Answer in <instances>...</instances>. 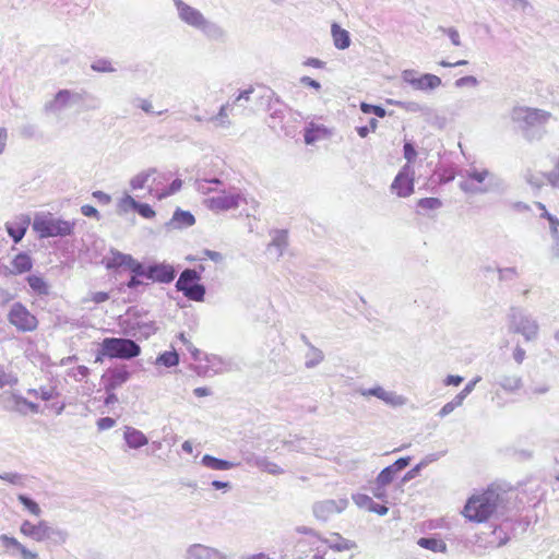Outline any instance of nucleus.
Listing matches in <instances>:
<instances>
[{
	"instance_id": "nucleus-45",
	"label": "nucleus",
	"mask_w": 559,
	"mask_h": 559,
	"mask_svg": "<svg viewBox=\"0 0 559 559\" xmlns=\"http://www.w3.org/2000/svg\"><path fill=\"white\" fill-rule=\"evenodd\" d=\"M212 185L221 186L223 182L218 178H212V179H198L195 181V188L199 192L203 194H207L212 191H216L217 188L212 187Z\"/></svg>"
},
{
	"instance_id": "nucleus-50",
	"label": "nucleus",
	"mask_w": 559,
	"mask_h": 559,
	"mask_svg": "<svg viewBox=\"0 0 559 559\" xmlns=\"http://www.w3.org/2000/svg\"><path fill=\"white\" fill-rule=\"evenodd\" d=\"M91 69L95 72L110 73L116 69L112 67L111 61L106 58H100L92 62Z\"/></svg>"
},
{
	"instance_id": "nucleus-47",
	"label": "nucleus",
	"mask_w": 559,
	"mask_h": 559,
	"mask_svg": "<svg viewBox=\"0 0 559 559\" xmlns=\"http://www.w3.org/2000/svg\"><path fill=\"white\" fill-rule=\"evenodd\" d=\"M100 105H102V102L97 96L85 91L84 97L82 100V105H81L82 110H96V109L100 108Z\"/></svg>"
},
{
	"instance_id": "nucleus-51",
	"label": "nucleus",
	"mask_w": 559,
	"mask_h": 559,
	"mask_svg": "<svg viewBox=\"0 0 559 559\" xmlns=\"http://www.w3.org/2000/svg\"><path fill=\"white\" fill-rule=\"evenodd\" d=\"M130 272L132 273V275H136V276H142V277H146V267H147V264H144L142 262H139L138 260H135L132 255L131 258L129 259L128 261V264L127 266Z\"/></svg>"
},
{
	"instance_id": "nucleus-14",
	"label": "nucleus",
	"mask_w": 559,
	"mask_h": 559,
	"mask_svg": "<svg viewBox=\"0 0 559 559\" xmlns=\"http://www.w3.org/2000/svg\"><path fill=\"white\" fill-rule=\"evenodd\" d=\"M204 360L205 366L194 367V371L198 376H207L211 371L213 374L224 373L231 370L233 362L229 359H225L215 354H205Z\"/></svg>"
},
{
	"instance_id": "nucleus-12",
	"label": "nucleus",
	"mask_w": 559,
	"mask_h": 559,
	"mask_svg": "<svg viewBox=\"0 0 559 559\" xmlns=\"http://www.w3.org/2000/svg\"><path fill=\"white\" fill-rule=\"evenodd\" d=\"M131 378V372L127 366L120 365L108 368L100 378V383L105 391L117 390L121 388Z\"/></svg>"
},
{
	"instance_id": "nucleus-42",
	"label": "nucleus",
	"mask_w": 559,
	"mask_h": 559,
	"mask_svg": "<svg viewBox=\"0 0 559 559\" xmlns=\"http://www.w3.org/2000/svg\"><path fill=\"white\" fill-rule=\"evenodd\" d=\"M309 350L306 354L305 366L308 369L317 367L320 362L323 361L324 355L321 349L317 348L312 344H309Z\"/></svg>"
},
{
	"instance_id": "nucleus-20",
	"label": "nucleus",
	"mask_w": 559,
	"mask_h": 559,
	"mask_svg": "<svg viewBox=\"0 0 559 559\" xmlns=\"http://www.w3.org/2000/svg\"><path fill=\"white\" fill-rule=\"evenodd\" d=\"M29 225L31 216L27 214H20L12 221L5 223V229L13 242L19 243L25 236Z\"/></svg>"
},
{
	"instance_id": "nucleus-54",
	"label": "nucleus",
	"mask_w": 559,
	"mask_h": 559,
	"mask_svg": "<svg viewBox=\"0 0 559 559\" xmlns=\"http://www.w3.org/2000/svg\"><path fill=\"white\" fill-rule=\"evenodd\" d=\"M139 201H136L134 198H132L130 194L126 193L118 202V209L120 212H128L130 209L134 211L136 204Z\"/></svg>"
},
{
	"instance_id": "nucleus-53",
	"label": "nucleus",
	"mask_w": 559,
	"mask_h": 559,
	"mask_svg": "<svg viewBox=\"0 0 559 559\" xmlns=\"http://www.w3.org/2000/svg\"><path fill=\"white\" fill-rule=\"evenodd\" d=\"M360 110L364 112V114H373L374 116L379 117V118H383L386 116V110L380 106V105H372V104H368V103H361L360 104Z\"/></svg>"
},
{
	"instance_id": "nucleus-46",
	"label": "nucleus",
	"mask_w": 559,
	"mask_h": 559,
	"mask_svg": "<svg viewBox=\"0 0 559 559\" xmlns=\"http://www.w3.org/2000/svg\"><path fill=\"white\" fill-rule=\"evenodd\" d=\"M390 104H393L408 112H424L427 108L426 106L417 103V102H401V100H389Z\"/></svg>"
},
{
	"instance_id": "nucleus-33",
	"label": "nucleus",
	"mask_w": 559,
	"mask_h": 559,
	"mask_svg": "<svg viewBox=\"0 0 559 559\" xmlns=\"http://www.w3.org/2000/svg\"><path fill=\"white\" fill-rule=\"evenodd\" d=\"M331 33L333 37L334 46L340 50H345L350 46L349 33L342 28L337 23H333L331 26Z\"/></svg>"
},
{
	"instance_id": "nucleus-16",
	"label": "nucleus",
	"mask_w": 559,
	"mask_h": 559,
	"mask_svg": "<svg viewBox=\"0 0 559 559\" xmlns=\"http://www.w3.org/2000/svg\"><path fill=\"white\" fill-rule=\"evenodd\" d=\"M348 504L347 499H328L314 503L313 514L318 520L326 521L333 514L341 513L346 509Z\"/></svg>"
},
{
	"instance_id": "nucleus-38",
	"label": "nucleus",
	"mask_w": 559,
	"mask_h": 559,
	"mask_svg": "<svg viewBox=\"0 0 559 559\" xmlns=\"http://www.w3.org/2000/svg\"><path fill=\"white\" fill-rule=\"evenodd\" d=\"M13 272L22 274L28 272L33 267V261L26 252H20L12 260Z\"/></svg>"
},
{
	"instance_id": "nucleus-23",
	"label": "nucleus",
	"mask_w": 559,
	"mask_h": 559,
	"mask_svg": "<svg viewBox=\"0 0 559 559\" xmlns=\"http://www.w3.org/2000/svg\"><path fill=\"white\" fill-rule=\"evenodd\" d=\"M272 240L267 245V251L278 260L288 247V231L285 229H275L271 233Z\"/></svg>"
},
{
	"instance_id": "nucleus-32",
	"label": "nucleus",
	"mask_w": 559,
	"mask_h": 559,
	"mask_svg": "<svg viewBox=\"0 0 559 559\" xmlns=\"http://www.w3.org/2000/svg\"><path fill=\"white\" fill-rule=\"evenodd\" d=\"M201 464L213 471H228L238 466V463L218 459L210 454H205L202 456Z\"/></svg>"
},
{
	"instance_id": "nucleus-57",
	"label": "nucleus",
	"mask_w": 559,
	"mask_h": 559,
	"mask_svg": "<svg viewBox=\"0 0 559 559\" xmlns=\"http://www.w3.org/2000/svg\"><path fill=\"white\" fill-rule=\"evenodd\" d=\"M227 107L228 105H222L217 115L211 117L210 121L218 122L223 127L229 126L230 122L228 120Z\"/></svg>"
},
{
	"instance_id": "nucleus-61",
	"label": "nucleus",
	"mask_w": 559,
	"mask_h": 559,
	"mask_svg": "<svg viewBox=\"0 0 559 559\" xmlns=\"http://www.w3.org/2000/svg\"><path fill=\"white\" fill-rule=\"evenodd\" d=\"M426 467V462H419L413 468H411L402 478V483L405 484L419 475L423 468Z\"/></svg>"
},
{
	"instance_id": "nucleus-60",
	"label": "nucleus",
	"mask_w": 559,
	"mask_h": 559,
	"mask_svg": "<svg viewBox=\"0 0 559 559\" xmlns=\"http://www.w3.org/2000/svg\"><path fill=\"white\" fill-rule=\"evenodd\" d=\"M84 93H85V90H79V91L68 90V97H69V102H70L71 107L72 106H80L81 107L82 100H83V97H84Z\"/></svg>"
},
{
	"instance_id": "nucleus-10",
	"label": "nucleus",
	"mask_w": 559,
	"mask_h": 559,
	"mask_svg": "<svg viewBox=\"0 0 559 559\" xmlns=\"http://www.w3.org/2000/svg\"><path fill=\"white\" fill-rule=\"evenodd\" d=\"M401 80L403 83L409 85L414 91L425 93L431 92L442 84V81L438 75L431 73L420 74L414 69L403 70L401 73Z\"/></svg>"
},
{
	"instance_id": "nucleus-39",
	"label": "nucleus",
	"mask_w": 559,
	"mask_h": 559,
	"mask_svg": "<svg viewBox=\"0 0 559 559\" xmlns=\"http://www.w3.org/2000/svg\"><path fill=\"white\" fill-rule=\"evenodd\" d=\"M179 361V354L175 349H173L159 354L156 358L155 364L158 366H164L166 368H171L178 366Z\"/></svg>"
},
{
	"instance_id": "nucleus-4",
	"label": "nucleus",
	"mask_w": 559,
	"mask_h": 559,
	"mask_svg": "<svg viewBox=\"0 0 559 559\" xmlns=\"http://www.w3.org/2000/svg\"><path fill=\"white\" fill-rule=\"evenodd\" d=\"M460 189L468 194H485L502 187V180L487 168L469 167L465 170Z\"/></svg>"
},
{
	"instance_id": "nucleus-6",
	"label": "nucleus",
	"mask_w": 559,
	"mask_h": 559,
	"mask_svg": "<svg viewBox=\"0 0 559 559\" xmlns=\"http://www.w3.org/2000/svg\"><path fill=\"white\" fill-rule=\"evenodd\" d=\"M32 226L41 239L70 236L74 230V222L56 218L50 214H36Z\"/></svg>"
},
{
	"instance_id": "nucleus-37",
	"label": "nucleus",
	"mask_w": 559,
	"mask_h": 559,
	"mask_svg": "<svg viewBox=\"0 0 559 559\" xmlns=\"http://www.w3.org/2000/svg\"><path fill=\"white\" fill-rule=\"evenodd\" d=\"M417 545L433 552L445 554L448 551L447 544L442 539L436 537H420L417 540Z\"/></svg>"
},
{
	"instance_id": "nucleus-43",
	"label": "nucleus",
	"mask_w": 559,
	"mask_h": 559,
	"mask_svg": "<svg viewBox=\"0 0 559 559\" xmlns=\"http://www.w3.org/2000/svg\"><path fill=\"white\" fill-rule=\"evenodd\" d=\"M19 502L31 514L39 516L41 514V509L38 503L32 499L29 496L25 493L17 495Z\"/></svg>"
},
{
	"instance_id": "nucleus-59",
	"label": "nucleus",
	"mask_w": 559,
	"mask_h": 559,
	"mask_svg": "<svg viewBox=\"0 0 559 559\" xmlns=\"http://www.w3.org/2000/svg\"><path fill=\"white\" fill-rule=\"evenodd\" d=\"M320 131V127L311 124L305 130L304 139L306 144H313L318 141V132Z\"/></svg>"
},
{
	"instance_id": "nucleus-7",
	"label": "nucleus",
	"mask_w": 559,
	"mask_h": 559,
	"mask_svg": "<svg viewBox=\"0 0 559 559\" xmlns=\"http://www.w3.org/2000/svg\"><path fill=\"white\" fill-rule=\"evenodd\" d=\"M103 350L107 358L130 360L141 354L140 345L128 337H105L103 340Z\"/></svg>"
},
{
	"instance_id": "nucleus-41",
	"label": "nucleus",
	"mask_w": 559,
	"mask_h": 559,
	"mask_svg": "<svg viewBox=\"0 0 559 559\" xmlns=\"http://www.w3.org/2000/svg\"><path fill=\"white\" fill-rule=\"evenodd\" d=\"M17 374L9 367L0 364V389L17 384Z\"/></svg>"
},
{
	"instance_id": "nucleus-1",
	"label": "nucleus",
	"mask_w": 559,
	"mask_h": 559,
	"mask_svg": "<svg viewBox=\"0 0 559 559\" xmlns=\"http://www.w3.org/2000/svg\"><path fill=\"white\" fill-rule=\"evenodd\" d=\"M508 503V492L490 486L481 493L468 498L462 513L471 522L483 523L490 516L504 515Z\"/></svg>"
},
{
	"instance_id": "nucleus-18",
	"label": "nucleus",
	"mask_w": 559,
	"mask_h": 559,
	"mask_svg": "<svg viewBox=\"0 0 559 559\" xmlns=\"http://www.w3.org/2000/svg\"><path fill=\"white\" fill-rule=\"evenodd\" d=\"M391 189L401 198L411 195L414 191V180L409 166L405 165L395 176Z\"/></svg>"
},
{
	"instance_id": "nucleus-19",
	"label": "nucleus",
	"mask_w": 559,
	"mask_h": 559,
	"mask_svg": "<svg viewBox=\"0 0 559 559\" xmlns=\"http://www.w3.org/2000/svg\"><path fill=\"white\" fill-rule=\"evenodd\" d=\"M0 543L4 548L5 552L10 556L20 555L22 559H39L37 552L26 548L15 537L2 534L0 535Z\"/></svg>"
},
{
	"instance_id": "nucleus-52",
	"label": "nucleus",
	"mask_w": 559,
	"mask_h": 559,
	"mask_svg": "<svg viewBox=\"0 0 559 559\" xmlns=\"http://www.w3.org/2000/svg\"><path fill=\"white\" fill-rule=\"evenodd\" d=\"M491 535L493 538L490 539V543L496 544L497 547L506 545L510 539L508 533L501 526L496 527Z\"/></svg>"
},
{
	"instance_id": "nucleus-15",
	"label": "nucleus",
	"mask_w": 559,
	"mask_h": 559,
	"mask_svg": "<svg viewBox=\"0 0 559 559\" xmlns=\"http://www.w3.org/2000/svg\"><path fill=\"white\" fill-rule=\"evenodd\" d=\"M358 393L362 396H374L392 407H399L406 404V399L403 395H400L394 391H386L380 385L369 389H359Z\"/></svg>"
},
{
	"instance_id": "nucleus-56",
	"label": "nucleus",
	"mask_w": 559,
	"mask_h": 559,
	"mask_svg": "<svg viewBox=\"0 0 559 559\" xmlns=\"http://www.w3.org/2000/svg\"><path fill=\"white\" fill-rule=\"evenodd\" d=\"M498 275L499 281H513L514 278L519 277V272L514 266L499 267Z\"/></svg>"
},
{
	"instance_id": "nucleus-44",
	"label": "nucleus",
	"mask_w": 559,
	"mask_h": 559,
	"mask_svg": "<svg viewBox=\"0 0 559 559\" xmlns=\"http://www.w3.org/2000/svg\"><path fill=\"white\" fill-rule=\"evenodd\" d=\"M27 393L34 395L36 397L41 399L43 401L53 400L59 395L56 388L52 386H40L39 389H28Z\"/></svg>"
},
{
	"instance_id": "nucleus-48",
	"label": "nucleus",
	"mask_w": 559,
	"mask_h": 559,
	"mask_svg": "<svg viewBox=\"0 0 559 559\" xmlns=\"http://www.w3.org/2000/svg\"><path fill=\"white\" fill-rule=\"evenodd\" d=\"M441 206L442 201L439 198H423L417 202V207L423 211H433Z\"/></svg>"
},
{
	"instance_id": "nucleus-29",
	"label": "nucleus",
	"mask_w": 559,
	"mask_h": 559,
	"mask_svg": "<svg viewBox=\"0 0 559 559\" xmlns=\"http://www.w3.org/2000/svg\"><path fill=\"white\" fill-rule=\"evenodd\" d=\"M68 537L69 534L66 530L51 525L49 522L46 523L44 542H48L55 546H60L67 542Z\"/></svg>"
},
{
	"instance_id": "nucleus-49",
	"label": "nucleus",
	"mask_w": 559,
	"mask_h": 559,
	"mask_svg": "<svg viewBox=\"0 0 559 559\" xmlns=\"http://www.w3.org/2000/svg\"><path fill=\"white\" fill-rule=\"evenodd\" d=\"M130 258H131L130 254L115 251V252H112L111 259L107 262V267L112 269V267L127 266Z\"/></svg>"
},
{
	"instance_id": "nucleus-31",
	"label": "nucleus",
	"mask_w": 559,
	"mask_h": 559,
	"mask_svg": "<svg viewBox=\"0 0 559 559\" xmlns=\"http://www.w3.org/2000/svg\"><path fill=\"white\" fill-rule=\"evenodd\" d=\"M126 443L131 449H140L147 444V437L139 429L127 427L123 433Z\"/></svg>"
},
{
	"instance_id": "nucleus-28",
	"label": "nucleus",
	"mask_w": 559,
	"mask_h": 559,
	"mask_svg": "<svg viewBox=\"0 0 559 559\" xmlns=\"http://www.w3.org/2000/svg\"><path fill=\"white\" fill-rule=\"evenodd\" d=\"M493 383L508 393H514L522 388L523 380L519 374H499L495 378Z\"/></svg>"
},
{
	"instance_id": "nucleus-5",
	"label": "nucleus",
	"mask_w": 559,
	"mask_h": 559,
	"mask_svg": "<svg viewBox=\"0 0 559 559\" xmlns=\"http://www.w3.org/2000/svg\"><path fill=\"white\" fill-rule=\"evenodd\" d=\"M507 319L510 333L522 335L526 342H534L538 338L539 324L524 308L511 307Z\"/></svg>"
},
{
	"instance_id": "nucleus-25",
	"label": "nucleus",
	"mask_w": 559,
	"mask_h": 559,
	"mask_svg": "<svg viewBox=\"0 0 559 559\" xmlns=\"http://www.w3.org/2000/svg\"><path fill=\"white\" fill-rule=\"evenodd\" d=\"M46 523L47 521L45 520H40L38 523H32L31 521L25 520L21 523L20 532L24 536L35 542L41 543L44 542Z\"/></svg>"
},
{
	"instance_id": "nucleus-55",
	"label": "nucleus",
	"mask_w": 559,
	"mask_h": 559,
	"mask_svg": "<svg viewBox=\"0 0 559 559\" xmlns=\"http://www.w3.org/2000/svg\"><path fill=\"white\" fill-rule=\"evenodd\" d=\"M395 475L396 474L389 466H386L378 474L376 480L380 485L388 486L394 480Z\"/></svg>"
},
{
	"instance_id": "nucleus-24",
	"label": "nucleus",
	"mask_w": 559,
	"mask_h": 559,
	"mask_svg": "<svg viewBox=\"0 0 559 559\" xmlns=\"http://www.w3.org/2000/svg\"><path fill=\"white\" fill-rule=\"evenodd\" d=\"M287 110V105L284 104L278 96L272 93L270 100L267 103V112L271 119V127L274 128L276 123L283 121L285 117V112Z\"/></svg>"
},
{
	"instance_id": "nucleus-9",
	"label": "nucleus",
	"mask_w": 559,
	"mask_h": 559,
	"mask_svg": "<svg viewBox=\"0 0 559 559\" xmlns=\"http://www.w3.org/2000/svg\"><path fill=\"white\" fill-rule=\"evenodd\" d=\"M200 280V273L195 269H185L176 282V289L189 300L203 301L206 289L199 283Z\"/></svg>"
},
{
	"instance_id": "nucleus-40",
	"label": "nucleus",
	"mask_w": 559,
	"mask_h": 559,
	"mask_svg": "<svg viewBox=\"0 0 559 559\" xmlns=\"http://www.w3.org/2000/svg\"><path fill=\"white\" fill-rule=\"evenodd\" d=\"M26 281L35 294H37V295H48L49 294V286L41 276L32 274L26 277Z\"/></svg>"
},
{
	"instance_id": "nucleus-62",
	"label": "nucleus",
	"mask_w": 559,
	"mask_h": 559,
	"mask_svg": "<svg viewBox=\"0 0 559 559\" xmlns=\"http://www.w3.org/2000/svg\"><path fill=\"white\" fill-rule=\"evenodd\" d=\"M0 479L5 480L12 485H23L24 476L19 473H2Z\"/></svg>"
},
{
	"instance_id": "nucleus-36",
	"label": "nucleus",
	"mask_w": 559,
	"mask_h": 559,
	"mask_svg": "<svg viewBox=\"0 0 559 559\" xmlns=\"http://www.w3.org/2000/svg\"><path fill=\"white\" fill-rule=\"evenodd\" d=\"M246 461L248 463H253L257 467L272 475H280L284 472L283 468H281L277 464L269 461L265 456L252 455V457H247Z\"/></svg>"
},
{
	"instance_id": "nucleus-34",
	"label": "nucleus",
	"mask_w": 559,
	"mask_h": 559,
	"mask_svg": "<svg viewBox=\"0 0 559 559\" xmlns=\"http://www.w3.org/2000/svg\"><path fill=\"white\" fill-rule=\"evenodd\" d=\"M181 187L182 180L177 178L173 180V182L167 188L164 189L148 186V194L152 195L153 198L162 200L177 193L181 189Z\"/></svg>"
},
{
	"instance_id": "nucleus-27",
	"label": "nucleus",
	"mask_w": 559,
	"mask_h": 559,
	"mask_svg": "<svg viewBox=\"0 0 559 559\" xmlns=\"http://www.w3.org/2000/svg\"><path fill=\"white\" fill-rule=\"evenodd\" d=\"M194 223L195 218L191 212L177 209L174 212L171 219L167 223V227L173 229H183L191 227Z\"/></svg>"
},
{
	"instance_id": "nucleus-35",
	"label": "nucleus",
	"mask_w": 559,
	"mask_h": 559,
	"mask_svg": "<svg viewBox=\"0 0 559 559\" xmlns=\"http://www.w3.org/2000/svg\"><path fill=\"white\" fill-rule=\"evenodd\" d=\"M156 174H157V169L154 167L136 174L135 176H133L130 179L129 185H130L131 190L136 191V190L145 188L146 186L148 187L151 177H153Z\"/></svg>"
},
{
	"instance_id": "nucleus-2",
	"label": "nucleus",
	"mask_w": 559,
	"mask_h": 559,
	"mask_svg": "<svg viewBox=\"0 0 559 559\" xmlns=\"http://www.w3.org/2000/svg\"><path fill=\"white\" fill-rule=\"evenodd\" d=\"M179 19L187 25L201 32L207 39L224 41L226 32L217 23L207 20L200 10L189 5L182 0H174Z\"/></svg>"
},
{
	"instance_id": "nucleus-3",
	"label": "nucleus",
	"mask_w": 559,
	"mask_h": 559,
	"mask_svg": "<svg viewBox=\"0 0 559 559\" xmlns=\"http://www.w3.org/2000/svg\"><path fill=\"white\" fill-rule=\"evenodd\" d=\"M549 117V112L530 107H515L511 111V120L518 124L530 141L539 140L543 136V126Z\"/></svg>"
},
{
	"instance_id": "nucleus-63",
	"label": "nucleus",
	"mask_w": 559,
	"mask_h": 559,
	"mask_svg": "<svg viewBox=\"0 0 559 559\" xmlns=\"http://www.w3.org/2000/svg\"><path fill=\"white\" fill-rule=\"evenodd\" d=\"M12 397L13 400L15 401V404L16 405H20V404H23L25 405L26 407H28V409L36 414L39 412V405L34 403V402H29L27 401L25 397H23L22 395H19V394H12Z\"/></svg>"
},
{
	"instance_id": "nucleus-64",
	"label": "nucleus",
	"mask_w": 559,
	"mask_h": 559,
	"mask_svg": "<svg viewBox=\"0 0 559 559\" xmlns=\"http://www.w3.org/2000/svg\"><path fill=\"white\" fill-rule=\"evenodd\" d=\"M439 29L447 34L448 37L450 38L451 43L454 45V46H461V37H460V34L457 32L456 28L454 27H449V28H445V27H442L440 26Z\"/></svg>"
},
{
	"instance_id": "nucleus-17",
	"label": "nucleus",
	"mask_w": 559,
	"mask_h": 559,
	"mask_svg": "<svg viewBox=\"0 0 559 559\" xmlns=\"http://www.w3.org/2000/svg\"><path fill=\"white\" fill-rule=\"evenodd\" d=\"M176 277V270L167 263H150L146 267V277L153 282L168 284Z\"/></svg>"
},
{
	"instance_id": "nucleus-21",
	"label": "nucleus",
	"mask_w": 559,
	"mask_h": 559,
	"mask_svg": "<svg viewBox=\"0 0 559 559\" xmlns=\"http://www.w3.org/2000/svg\"><path fill=\"white\" fill-rule=\"evenodd\" d=\"M226 555L216 548L203 545L192 544L185 554V559H226Z\"/></svg>"
},
{
	"instance_id": "nucleus-8",
	"label": "nucleus",
	"mask_w": 559,
	"mask_h": 559,
	"mask_svg": "<svg viewBox=\"0 0 559 559\" xmlns=\"http://www.w3.org/2000/svg\"><path fill=\"white\" fill-rule=\"evenodd\" d=\"M127 314L128 319L124 322L126 334L138 340H146L156 333V323L154 320L147 319L146 313H142L136 308H130Z\"/></svg>"
},
{
	"instance_id": "nucleus-30",
	"label": "nucleus",
	"mask_w": 559,
	"mask_h": 559,
	"mask_svg": "<svg viewBox=\"0 0 559 559\" xmlns=\"http://www.w3.org/2000/svg\"><path fill=\"white\" fill-rule=\"evenodd\" d=\"M538 209L542 211L540 217L546 218L549 223V230L555 242V255L559 257V219L555 215L550 214L546 206L542 203H537Z\"/></svg>"
},
{
	"instance_id": "nucleus-26",
	"label": "nucleus",
	"mask_w": 559,
	"mask_h": 559,
	"mask_svg": "<svg viewBox=\"0 0 559 559\" xmlns=\"http://www.w3.org/2000/svg\"><path fill=\"white\" fill-rule=\"evenodd\" d=\"M352 498L358 508L366 509L379 515H385L389 512V508L386 506L374 502L368 495L355 493Z\"/></svg>"
},
{
	"instance_id": "nucleus-13",
	"label": "nucleus",
	"mask_w": 559,
	"mask_h": 559,
	"mask_svg": "<svg viewBox=\"0 0 559 559\" xmlns=\"http://www.w3.org/2000/svg\"><path fill=\"white\" fill-rule=\"evenodd\" d=\"M241 200H243L241 193L222 190L221 194L206 199L205 204L210 210L219 212L237 209Z\"/></svg>"
},
{
	"instance_id": "nucleus-58",
	"label": "nucleus",
	"mask_w": 559,
	"mask_h": 559,
	"mask_svg": "<svg viewBox=\"0 0 559 559\" xmlns=\"http://www.w3.org/2000/svg\"><path fill=\"white\" fill-rule=\"evenodd\" d=\"M134 211L142 217L151 219L153 218L156 213L153 210V207L147 203L138 202Z\"/></svg>"
},
{
	"instance_id": "nucleus-11",
	"label": "nucleus",
	"mask_w": 559,
	"mask_h": 559,
	"mask_svg": "<svg viewBox=\"0 0 559 559\" xmlns=\"http://www.w3.org/2000/svg\"><path fill=\"white\" fill-rule=\"evenodd\" d=\"M8 321L19 332H33L38 326L37 318L20 301L14 302L8 313Z\"/></svg>"
},
{
	"instance_id": "nucleus-22",
	"label": "nucleus",
	"mask_w": 559,
	"mask_h": 559,
	"mask_svg": "<svg viewBox=\"0 0 559 559\" xmlns=\"http://www.w3.org/2000/svg\"><path fill=\"white\" fill-rule=\"evenodd\" d=\"M68 88L59 90L53 98L44 105V112L47 115H60L64 109L70 108Z\"/></svg>"
}]
</instances>
